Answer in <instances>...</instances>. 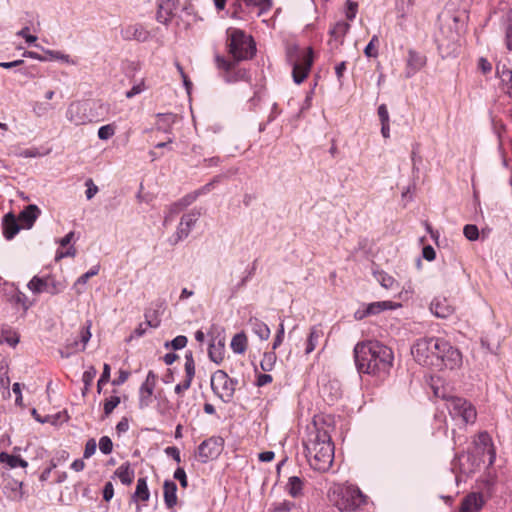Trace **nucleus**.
<instances>
[{"label":"nucleus","instance_id":"nucleus-11","mask_svg":"<svg viewBox=\"0 0 512 512\" xmlns=\"http://www.w3.org/2000/svg\"><path fill=\"white\" fill-rule=\"evenodd\" d=\"M221 438L211 437L198 446L197 457L201 463H207L218 457L221 452Z\"/></svg>","mask_w":512,"mask_h":512},{"label":"nucleus","instance_id":"nucleus-44","mask_svg":"<svg viewBox=\"0 0 512 512\" xmlns=\"http://www.w3.org/2000/svg\"><path fill=\"white\" fill-rule=\"evenodd\" d=\"M497 74L500 80L507 85L508 93L510 97H512V71L509 69H505L504 67L502 70H499V68H497Z\"/></svg>","mask_w":512,"mask_h":512},{"label":"nucleus","instance_id":"nucleus-32","mask_svg":"<svg viewBox=\"0 0 512 512\" xmlns=\"http://www.w3.org/2000/svg\"><path fill=\"white\" fill-rule=\"evenodd\" d=\"M0 462L6 463L11 468H26L28 466L27 461L22 459L20 456L10 455L6 452L0 453Z\"/></svg>","mask_w":512,"mask_h":512},{"label":"nucleus","instance_id":"nucleus-19","mask_svg":"<svg viewBox=\"0 0 512 512\" xmlns=\"http://www.w3.org/2000/svg\"><path fill=\"white\" fill-rule=\"evenodd\" d=\"M476 447L481 450V453L485 452L489 455V465H492L496 458L495 449L492 443V438L488 434V432L483 431L477 435V438L474 441Z\"/></svg>","mask_w":512,"mask_h":512},{"label":"nucleus","instance_id":"nucleus-29","mask_svg":"<svg viewBox=\"0 0 512 512\" xmlns=\"http://www.w3.org/2000/svg\"><path fill=\"white\" fill-rule=\"evenodd\" d=\"M176 116L172 113H162L157 115L156 129L163 132H169L174 124Z\"/></svg>","mask_w":512,"mask_h":512},{"label":"nucleus","instance_id":"nucleus-8","mask_svg":"<svg viewBox=\"0 0 512 512\" xmlns=\"http://www.w3.org/2000/svg\"><path fill=\"white\" fill-rule=\"evenodd\" d=\"M229 54L235 61L249 59L255 52V45L251 36L246 35L242 30L229 29Z\"/></svg>","mask_w":512,"mask_h":512},{"label":"nucleus","instance_id":"nucleus-21","mask_svg":"<svg viewBox=\"0 0 512 512\" xmlns=\"http://www.w3.org/2000/svg\"><path fill=\"white\" fill-rule=\"evenodd\" d=\"M430 310L438 318H448L454 312V308L446 299L438 298L431 302Z\"/></svg>","mask_w":512,"mask_h":512},{"label":"nucleus","instance_id":"nucleus-16","mask_svg":"<svg viewBox=\"0 0 512 512\" xmlns=\"http://www.w3.org/2000/svg\"><path fill=\"white\" fill-rule=\"evenodd\" d=\"M426 65V57L414 50L408 51L405 77L411 78Z\"/></svg>","mask_w":512,"mask_h":512},{"label":"nucleus","instance_id":"nucleus-34","mask_svg":"<svg viewBox=\"0 0 512 512\" xmlns=\"http://www.w3.org/2000/svg\"><path fill=\"white\" fill-rule=\"evenodd\" d=\"M99 270H100V266L95 265L89 271H87L86 273H84L77 279V281L74 284V289L76 290V293L78 295L83 293V290L80 288V286H84L87 283V281L89 280V278H91L99 273Z\"/></svg>","mask_w":512,"mask_h":512},{"label":"nucleus","instance_id":"nucleus-2","mask_svg":"<svg viewBox=\"0 0 512 512\" xmlns=\"http://www.w3.org/2000/svg\"><path fill=\"white\" fill-rule=\"evenodd\" d=\"M354 358L358 372L380 376L390 371L394 355L386 345L378 341H368L355 346Z\"/></svg>","mask_w":512,"mask_h":512},{"label":"nucleus","instance_id":"nucleus-27","mask_svg":"<svg viewBox=\"0 0 512 512\" xmlns=\"http://www.w3.org/2000/svg\"><path fill=\"white\" fill-rule=\"evenodd\" d=\"M248 323L253 333L257 335L261 340H267L270 337V328L263 321L254 317L250 318Z\"/></svg>","mask_w":512,"mask_h":512},{"label":"nucleus","instance_id":"nucleus-57","mask_svg":"<svg viewBox=\"0 0 512 512\" xmlns=\"http://www.w3.org/2000/svg\"><path fill=\"white\" fill-rule=\"evenodd\" d=\"M145 89H146V86H145L144 81H140L139 83L133 85L132 88L126 92V97L129 99L133 98L134 96L145 91Z\"/></svg>","mask_w":512,"mask_h":512},{"label":"nucleus","instance_id":"nucleus-9","mask_svg":"<svg viewBox=\"0 0 512 512\" xmlns=\"http://www.w3.org/2000/svg\"><path fill=\"white\" fill-rule=\"evenodd\" d=\"M212 391L224 402L232 401L238 381L232 379L223 370L215 371L211 376Z\"/></svg>","mask_w":512,"mask_h":512},{"label":"nucleus","instance_id":"nucleus-48","mask_svg":"<svg viewBox=\"0 0 512 512\" xmlns=\"http://www.w3.org/2000/svg\"><path fill=\"white\" fill-rule=\"evenodd\" d=\"M99 449L100 451L108 455L113 451V442L110 437L102 436L99 440Z\"/></svg>","mask_w":512,"mask_h":512},{"label":"nucleus","instance_id":"nucleus-54","mask_svg":"<svg viewBox=\"0 0 512 512\" xmlns=\"http://www.w3.org/2000/svg\"><path fill=\"white\" fill-rule=\"evenodd\" d=\"M16 35L24 38L28 44H34L35 47H39L38 44H35V42L37 41V37L35 35L29 34V27L22 28L16 33Z\"/></svg>","mask_w":512,"mask_h":512},{"label":"nucleus","instance_id":"nucleus-10","mask_svg":"<svg viewBox=\"0 0 512 512\" xmlns=\"http://www.w3.org/2000/svg\"><path fill=\"white\" fill-rule=\"evenodd\" d=\"M213 183H208L202 188L185 195L177 202L169 205L165 211L164 219L166 222H173L176 216L179 215L183 209L192 204L200 195L208 193L212 189Z\"/></svg>","mask_w":512,"mask_h":512},{"label":"nucleus","instance_id":"nucleus-1","mask_svg":"<svg viewBox=\"0 0 512 512\" xmlns=\"http://www.w3.org/2000/svg\"><path fill=\"white\" fill-rule=\"evenodd\" d=\"M411 352L420 365L437 370H454L462 364L461 352L442 338L418 339Z\"/></svg>","mask_w":512,"mask_h":512},{"label":"nucleus","instance_id":"nucleus-5","mask_svg":"<svg viewBox=\"0 0 512 512\" xmlns=\"http://www.w3.org/2000/svg\"><path fill=\"white\" fill-rule=\"evenodd\" d=\"M103 110H105V105L102 103L76 100L68 105L65 116L71 124L81 126L100 121Z\"/></svg>","mask_w":512,"mask_h":512},{"label":"nucleus","instance_id":"nucleus-25","mask_svg":"<svg viewBox=\"0 0 512 512\" xmlns=\"http://www.w3.org/2000/svg\"><path fill=\"white\" fill-rule=\"evenodd\" d=\"M323 335L324 332L320 325L313 326L310 329V333L306 341L305 354L308 355L315 350Z\"/></svg>","mask_w":512,"mask_h":512},{"label":"nucleus","instance_id":"nucleus-50","mask_svg":"<svg viewBox=\"0 0 512 512\" xmlns=\"http://www.w3.org/2000/svg\"><path fill=\"white\" fill-rule=\"evenodd\" d=\"M110 372H111L110 365L105 363L104 366H103V372H102V374L100 376V379L98 380V383H97V391H98V393L101 392L102 385H104L107 382H109V380H110Z\"/></svg>","mask_w":512,"mask_h":512},{"label":"nucleus","instance_id":"nucleus-24","mask_svg":"<svg viewBox=\"0 0 512 512\" xmlns=\"http://www.w3.org/2000/svg\"><path fill=\"white\" fill-rule=\"evenodd\" d=\"M304 484L305 481L298 476H291L288 478V482L286 484V491L292 498H299L303 496L304 492Z\"/></svg>","mask_w":512,"mask_h":512},{"label":"nucleus","instance_id":"nucleus-15","mask_svg":"<svg viewBox=\"0 0 512 512\" xmlns=\"http://www.w3.org/2000/svg\"><path fill=\"white\" fill-rule=\"evenodd\" d=\"M185 379L175 386V393L181 394L182 392L188 390L191 386L192 380L195 375V362L193 358V353L188 351L185 355Z\"/></svg>","mask_w":512,"mask_h":512},{"label":"nucleus","instance_id":"nucleus-22","mask_svg":"<svg viewBox=\"0 0 512 512\" xmlns=\"http://www.w3.org/2000/svg\"><path fill=\"white\" fill-rule=\"evenodd\" d=\"M164 502L168 509H173L177 504V485L172 480H165L163 484Z\"/></svg>","mask_w":512,"mask_h":512},{"label":"nucleus","instance_id":"nucleus-46","mask_svg":"<svg viewBox=\"0 0 512 512\" xmlns=\"http://www.w3.org/2000/svg\"><path fill=\"white\" fill-rule=\"evenodd\" d=\"M116 132L115 126L113 124H107L104 126H101L98 129V137L101 140H108L110 139Z\"/></svg>","mask_w":512,"mask_h":512},{"label":"nucleus","instance_id":"nucleus-39","mask_svg":"<svg viewBox=\"0 0 512 512\" xmlns=\"http://www.w3.org/2000/svg\"><path fill=\"white\" fill-rule=\"evenodd\" d=\"M97 374V370L94 366H89L87 370L84 371L82 376V381L84 383V388L82 390V394L85 396L86 393L90 390V387L93 383V380Z\"/></svg>","mask_w":512,"mask_h":512},{"label":"nucleus","instance_id":"nucleus-14","mask_svg":"<svg viewBox=\"0 0 512 512\" xmlns=\"http://www.w3.org/2000/svg\"><path fill=\"white\" fill-rule=\"evenodd\" d=\"M92 326V323L90 320L86 321V325L83 327L80 335V340L74 339L72 342L67 343L65 350H60V355L63 358H68L73 353H76L79 350V343H82V349H85L86 344L91 338V332L90 328Z\"/></svg>","mask_w":512,"mask_h":512},{"label":"nucleus","instance_id":"nucleus-35","mask_svg":"<svg viewBox=\"0 0 512 512\" xmlns=\"http://www.w3.org/2000/svg\"><path fill=\"white\" fill-rule=\"evenodd\" d=\"M39 214L40 210L36 205H29L20 213V219L26 224H33Z\"/></svg>","mask_w":512,"mask_h":512},{"label":"nucleus","instance_id":"nucleus-60","mask_svg":"<svg viewBox=\"0 0 512 512\" xmlns=\"http://www.w3.org/2000/svg\"><path fill=\"white\" fill-rule=\"evenodd\" d=\"M176 68H177L178 72L180 73V76L183 80V84L185 86L187 93L190 94V91L192 89V82L189 80L188 76L185 74L182 66L179 63H176Z\"/></svg>","mask_w":512,"mask_h":512},{"label":"nucleus","instance_id":"nucleus-40","mask_svg":"<svg viewBox=\"0 0 512 512\" xmlns=\"http://www.w3.org/2000/svg\"><path fill=\"white\" fill-rule=\"evenodd\" d=\"M277 356L274 352H265L260 362L261 369L265 372H269L274 368Z\"/></svg>","mask_w":512,"mask_h":512},{"label":"nucleus","instance_id":"nucleus-20","mask_svg":"<svg viewBox=\"0 0 512 512\" xmlns=\"http://www.w3.org/2000/svg\"><path fill=\"white\" fill-rule=\"evenodd\" d=\"M121 35L125 40L144 42L149 38V32L140 24L128 25L122 29Z\"/></svg>","mask_w":512,"mask_h":512},{"label":"nucleus","instance_id":"nucleus-52","mask_svg":"<svg viewBox=\"0 0 512 512\" xmlns=\"http://www.w3.org/2000/svg\"><path fill=\"white\" fill-rule=\"evenodd\" d=\"M96 449H97L96 440L94 438L88 439L85 444L83 458L89 459L90 457H92L95 454Z\"/></svg>","mask_w":512,"mask_h":512},{"label":"nucleus","instance_id":"nucleus-51","mask_svg":"<svg viewBox=\"0 0 512 512\" xmlns=\"http://www.w3.org/2000/svg\"><path fill=\"white\" fill-rule=\"evenodd\" d=\"M200 214L201 211L199 209H192L189 213L182 216L180 224H193L198 220Z\"/></svg>","mask_w":512,"mask_h":512},{"label":"nucleus","instance_id":"nucleus-47","mask_svg":"<svg viewBox=\"0 0 512 512\" xmlns=\"http://www.w3.org/2000/svg\"><path fill=\"white\" fill-rule=\"evenodd\" d=\"M63 285L60 282H57L53 277L48 276L47 289L46 292L51 295H56L63 290Z\"/></svg>","mask_w":512,"mask_h":512},{"label":"nucleus","instance_id":"nucleus-4","mask_svg":"<svg viewBox=\"0 0 512 512\" xmlns=\"http://www.w3.org/2000/svg\"><path fill=\"white\" fill-rule=\"evenodd\" d=\"M327 495L333 506L341 512L355 511L367 502V496L359 487L347 483H334Z\"/></svg>","mask_w":512,"mask_h":512},{"label":"nucleus","instance_id":"nucleus-45","mask_svg":"<svg viewBox=\"0 0 512 512\" xmlns=\"http://www.w3.org/2000/svg\"><path fill=\"white\" fill-rule=\"evenodd\" d=\"M119 396H111L109 399H106L103 405L104 415L109 416L113 410L120 404Z\"/></svg>","mask_w":512,"mask_h":512},{"label":"nucleus","instance_id":"nucleus-59","mask_svg":"<svg viewBox=\"0 0 512 512\" xmlns=\"http://www.w3.org/2000/svg\"><path fill=\"white\" fill-rule=\"evenodd\" d=\"M188 339L184 335H178L171 341V346L174 350L183 349L187 345Z\"/></svg>","mask_w":512,"mask_h":512},{"label":"nucleus","instance_id":"nucleus-63","mask_svg":"<svg viewBox=\"0 0 512 512\" xmlns=\"http://www.w3.org/2000/svg\"><path fill=\"white\" fill-rule=\"evenodd\" d=\"M294 507H295V503L294 502L285 500V501H283L281 503H278L275 506L274 511H277V512H289Z\"/></svg>","mask_w":512,"mask_h":512},{"label":"nucleus","instance_id":"nucleus-17","mask_svg":"<svg viewBox=\"0 0 512 512\" xmlns=\"http://www.w3.org/2000/svg\"><path fill=\"white\" fill-rule=\"evenodd\" d=\"M484 504L485 500L481 493L471 492L462 499L459 512H479Z\"/></svg>","mask_w":512,"mask_h":512},{"label":"nucleus","instance_id":"nucleus-61","mask_svg":"<svg viewBox=\"0 0 512 512\" xmlns=\"http://www.w3.org/2000/svg\"><path fill=\"white\" fill-rule=\"evenodd\" d=\"M283 338H284V324H283V322H281L279 324L276 336H275L274 341H273L272 348L274 350L282 344Z\"/></svg>","mask_w":512,"mask_h":512},{"label":"nucleus","instance_id":"nucleus-64","mask_svg":"<svg viewBox=\"0 0 512 512\" xmlns=\"http://www.w3.org/2000/svg\"><path fill=\"white\" fill-rule=\"evenodd\" d=\"M345 14L348 20H353L357 14V3L348 1Z\"/></svg>","mask_w":512,"mask_h":512},{"label":"nucleus","instance_id":"nucleus-58","mask_svg":"<svg viewBox=\"0 0 512 512\" xmlns=\"http://www.w3.org/2000/svg\"><path fill=\"white\" fill-rule=\"evenodd\" d=\"M174 478L180 482L181 487L187 488L188 480L186 472L182 467H178L174 472Z\"/></svg>","mask_w":512,"mask_h":512},{"label":"nucleus","instance_id":"nucleus-12","mask_svg":"<svg viewBox=\"0 0 512 512\" xmlns=\"http://www.w3.org/2000/svg\"><path fill=\"white\" fill-rule=\"evenodd\" d=\"M215 61L217 68L225 72L224 79L226 82H236L245 78L246 72L244 70H235L237 61H231L219 55L216 56Z\"/></svg>","mask_w":512,"mask_h":512},{"label":"nucleus","instance_id":"nucleus-23","mask_svg":"<svg viewBox=\"0 0 512 512\" xmlns=\"http://www.w3.org/2000/svg\"><path fill=\"white\" fill-rule=\"evenodd\" d=\"M113 477H117L123 485L129 486L134 480L135 472L132 469L131 464L129 462H125L115 470Z\"/></svg>","mask_w":512,"mask_h":512},{"label":"nucleus","instance_id":"nucleus-36","mask_svg":"<svg viewBox=\"0 0 512 512\" xmlns=\"http://www.w3.org/2000/svg\"><path fill=\"white\" fill-rule=\"evenodd\" d=\"M374 276L379 284L385 289H393L395 286H398L396 280L384 271H375Z\"/></svg>","mask_w":512,"mask_h":512},{"label":"nucleus","instance_id":"nucleus-53","mask_svg":"<svg viewBox=\"0 0 512 512\" xmlns=\"http://www.w3.org/2000/svg\"><path fill=\"white\" fill-rule=\"evenodd\" d=\"M463 233L465 237L470 241L477 240L480 237L478 226H464Z\"/></svg>","mask_w":512,"mask_h":512},{"label":"nucleus","instance_id":"nucleus-43","mask_svg":"<svg viewBox=\"0 0 512 512\" xmlns=\"http://www.w3.org/2000/svg\"><path fill=\"white\" fill-rule=\"evenodd\" d=\"M189 233L190 226L178 227L175 234L168 238V242L171 245H176L178 242L188 237Z\"/></svg>","mask_w":512,"mask_h":512},{"label":"nucleus","instance_id":"nucleus-55","mask_svg":"<svg viewBox=\"0 0 512 512\" xmlns=\"http://www.w3.org/2000/svg\"><path fill=\"white\" fill-rule=\"evenodd\" d=\"M378 42L377 36H373L370 42L365 47L364 53L367 57H376L378 52L376 48V43Z\"/></svg>","mask_w":512,"mask_h":512},{"label":"nucleus","instance_id":"nucleus-13","mask_svg":"<svg viewBox=\"0 0 512 512\" xmlns=\"http://www.w3.org/2000/svg\"><path fill=\"white\" fill-rule=\"evenodd\" d=\"M156 386V374L153 371H149L145 381L142 383L139 389V408H147L152 402L153 391Z\"/></svg>","mask_w":512,"mask_h":512},{"label":"nucleus","instance_id":"nucleus-6","mask_svg":"<svg viewBox=\"0 0 512 512\" xmlns=\"http://www.w3.org/2000/svg\"><path fill=\"white\" fill-rule=\"evenodd\" d=\"M287 57L292 65L293 81L296 84H301L307 78L313 64L312 48L292 47L289 49Z\"/></svg>","mask_w":512,"mask_h":512},{"label":"nucleus","instance_id":"nucleus-38","mask_svg":"<svg viewBox=\"0 0 512 512\" xmlns=\"http://www.w3.org/2000/svg\"><path fill=\"white\" fill-rule=\"evenodd\" d=\"M505 25V44L508 50H512V11H508L504 16Z\"/></svg>","mask_w":512,"mask_h":512},{"label":"nucleus","instance_id":"nucleus-56","mask_svg":"<svg viewBox=\"0 0 512 512\" xmlns=\"http://www.w3.org/2000/svg\"><path fill=\"white\" fill-rule=\"evenodd\" d=\"M327 390H328V385L323 386L322 396L328 403L333 404L334 401H336L338 398L341 397V392L338 388L335 389L334 393H331L329 395L326 394Z\"/></svg>","mask_w":512,"mask_h":512},{"label":"nucleus","instance_id":"nucleus-3","mask_svg":"<svg viewBox=\"0 0 512 512\" xmlns=\"http://www.w3.org/2000/svg\"><path fill=\"white\" fill-rule=\"evenodd\" d=\"M304 448L306 458L313 470L323 473L331 468L334 461V444L328 430L316 420L313 421V426L309 430Z\"/></svg>","mask_w":512,"mask_h":512},{"label":"nucleus","instance_id":"nucleus-62","mask_svg":"<svg viewBox=\"0 0 512 512\" xmlns=\"http://www.w3.org/2000/svg\"><path fill=\"white\" fill-rule=\"evenodd\" d=\"M114 496V486L112 482L108 481L105 483L103 488V499L105 501H110Z\"/></svg>","mask_w":512,"mask_h":512},{"label":"nucleus","instance_id":"nucleus-30","mask_svg":"<svg viewBox=\"0 0 512 512\" xmlns=\"http://www.w3.org/2000/svg\"><path fill=\"white\" fill-rule=\"evenodd\" d=\"M231 349L236 354H243L247 349V337L244 332L237 333L233 336L231 343Z\"/></svg>","mask_w":512,"mask_h":512},{"label":"nucleus","instance_id":"nucleus-28","mask_svg":"<svg viewBox=\"0 0 512 512\" xmlns=\"http://www.w3.org/2000/svg\"><path fill=\"white\" fill-rule=\"evenodd\" d=\"M225 354V346L222 340H219L218 343H210L208 349V355L211 361L216 364H219L223 361Z\"/></svg>","mask_w":512,"mask_h":512},{"label":"nucleus","instance_id":"nucleus-42","mask_svg":"<svg viewBox=\"0 0 512 512\" xmlns=\"http://www.w3.org/2000/svg\"><path fill=\"white\" fill-rule=\"evenodd\" d=\"M10 301L14 304H18V305H21L24 309V311L26 312L29 307L32 305L31 302H29V299L28 297L23 293L21 292L20 290H17L15 292V294H13L10 298Z\"/></svg>","mask_w":512,"mask_h":512},{"label":"nucleus","instance_id":"nucleus-37","mask_svg":"<svg viewBox=\"0 0 512 512\" xmlns=\"http://www.w3.org/2000/svg\"><path fill=\"white\" fill-rule=\"evenodd\" d=\"M41 49L46 54L45 57H47V61L55 59V60H60L62 62L71 64V65L76 64V61L71 59V57L68 54H65V53H63L61 51H57V50H50V49H43V48H41Z\"/></svg>","mask_w":512,"mask_h":512},{"label":"nucleus","instance_id":"nucleus-49","mask_svg":"<svg viewBox=\"0 0 512 512\" xmlns=\"http://www.w3.org/2000/svg\"><path fill=\"white\" fill-rule=\"evenodd\" d=\"M3 235L7 240L13 239L21 229H30L32 226H3Z\"/></svg>","mask_w":512,"mask_h":512},{"label":"nucleus","instance_id":"nucleus-33","mask_svg":"<svg viewBox=\"0 0 512 512\" xmlns=\"http://www.w3.org/2000/svg\"><path fill=\"white\" fill-rule=\"evenodd\" d=\"M396 306H400V304H394L391 301L373 302L367 306V312L370 313V315H376L384 310L394 309Z\"/></svg>","mask_w":512,"mask_h":512},{"label":"nucleus","instance_id":"nucleus-31","mask_svg":"<svg viewBox=\"0 0 512 512\" xmlns=\"http://www.w3.org/2000/svg\"><path fill=\"white\" fill-rule=\"evenodd\" d=\"M47 282H48V276L47 277L34 276L28 282L27 287L32 293L40 294V293L46 292Z\"/></svg>","mask_w":512,"mask_h":512},{"label":"nucleus","instance_id":"nucleus-7","mask_svg":"<svg viewBox=\"0 0 512 512\" xmlns=\"http://www.w3.org/2000/svg\"><path fill=\"white\" fill-rule=\"evenodd\" d=\"M434 394L437 397H441L446 400V407L449 414L454 419H461L465 424H472L475 422L477 417L476 408L468 400L453 396L440 394L439 389H434Z\"/></svg>","mask_w":512,"mask_h":512},{"label":"nucleus","instance_id":"nucleus-26","mask_svg":"<svg viewBox=\"0 0 512 512\" xmlns=\"http://www.w3.org/2000/svg\"><path fill=\"white\" fill-rule=\"evenodd\" d=\"M150 498V492L145 477H140L137 480L135 492L131 496L133 502L143 501L146 502Z\"/></svg>","mask_w":512,"mask_h":512},{"label":"nucleus","instance_id":"nucleus-41","mask_svg":"<svg viewBox=\"0 0 512 512\" xmlns=\"http://www.w3.org/2000/svg\"><path fill=\"white\" fill-rule=\"evenodd\" d=\"M145 325L150 328H157L161 321L158 318V312L154 309H147L144 313Z\"/></svg>","mask_w":512,"mask_h":512},{"label":"nucleus","instance_id":"nucleus-18","mask_svg":"<svg viewBox=\"0 0 512 512\" xmlns=\"http://www.w3.org/2000/svg\"><path fill=\"white\" fill-rule=\"evenodd\" d=\"M350 29V24L344 21L337 22L330 30L331 39L329 45L332 49H338L344 42V38Z\"/></svg>","mask_w":512,"mask_h":512}]
</instances>
